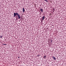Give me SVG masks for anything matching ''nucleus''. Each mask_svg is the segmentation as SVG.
<instances>
[{
  "mask_svg": "<svg viewBox=\"0 0 66 66\" xmlns=\"http://www.w3.org/2000/svg\"><path fill=\"white\" fill-rule=\"evenodd\" d=\"M2 37H3V36H0V37H1V38H2Z\"/></svg>",
  "mask_w": 66,
  "mask_h": 66,
  "instance_id": "obj_10",
  "label": "nucleus"
},
{
  "mask_svg": "<svg viewBox=\"0 0 66 66\" xmlns=\"http://www.w3.org/2000/svg\"><path fill=\"white\" fill-rule=\"evenodd\" d=\"M17 16H18V18H19V19H20V15H19V14H18V15Z\"/></svg>",
  "mask_w": 66,
  "mask_h": 66,
  "instance_id": "obj_2",
  "label": "nucleus"
},
{
  "mask_svg": "<svg viewBox=\"0 0 66 66\" xmlns=\"http://www.w3.org/2000/svg\"><path fill=\"white\" fill-rule=\"evenodd\" d=\"M45 16H43V17H42V20H44V19H45Z\"/></svg>",
  "mask_w": 66,
  "mask_h": 66,
  "instance_id": "obj_6",
  "label": "nucleus"
},
{
  "mask_svg": "<svg viewBox=\"0 0 66 66\" xmlns=\"http://www.w3.org/2000/svg\"><path fill=\"white\" fill-rule=\"evenodd\" d=\"M53 58L54 60H56V58H55V57H54V56H53L52 57Z\"/></svg>",
  "mask_w": 66,
  "mask_h": 66,
  "instance_id": "obj_5",
  "label": "nucleus"
},
{
  "mask_svg": "<svg viewBox=\"0 0 66 66\" xmlns=\"http://www.w3.org/2000/svg\"><path fill=\"white\" fill-rule=\"evenodd\" d=\"M18 13H14V17H15L16 15L17 16L18 15Z\"/></svg>",
  "mask_w": 66,
  "mask_h": 66,
  "instance_id": "obj_1",
  "label": "nucleus"
},
{
  "mask_svg": "<svg viewBox=\"0 0 66 66\" xmlns=\"http://www.w3.org/2000/svg\"><path fill=\"white\" fill-rule=\"evenodd\" d=\"M25 12V10H24V8H23V13H24Z\"/></svg>",
  "mask_w": 66,
  "mask_h": 66,
  "instance_id": "obj_4",
  "label": "nucleus"
},
{
  "mask_svg": "<svg viewBox=\"0 0 66 66\" xmlns=\"http://www.w3.org/2000/svg\"><path fill=\"white\" fill-rule=\"evenodd\" d=\"M43 58L44 59H46V56H44Z\"/></svg>",
  "mask_w": 66,
  "mask_h": 66,
  "instance_id": "obj_8",
  "label": "nucleus"
},
{
  "mask_svg": "<svg viewBox=\"0 0 66 66\" xmlns=\"http://www.w3.org/2000/svg\"><path fill=\"white\" fill-rule=\"evenodd\" d=\"M38 56H39V55H37Z\"/></svg>",
  "mask_w": 66,
  "mask_h": 66,
  "instance_id": "obj_12",
  "label": "nucleus"
},
{
  "mask_svg": "<svg viewBox=\"0 0 66 66\" xmlns=\"http://www.w3.org/2000/svg\"><path fill=\"white\" fill-rule=\"evenodd\" d=\"M20 57H18V58H20Z\"/></svg>",
  "mask_w": 66,
  "mask_h": 66,
  "instance_id": "obj_13",
  "label": "nucleus"
},
{
  "mask_svg": "<svg viewBox=\"0 0 66 66\" xmlns=\"http://www.w3.org/2000/svg\"><path fill=\"white\" fill-rule=\"evenodd\" d=\"M17 16H16V17H17Z\"/></svg>",
  "mask_w": 66,
  "mask_h": 66,
  "instance_id": "obj_14",
  "label": "nucleus"
},
{
  "mask_svg": "<svg viewBox=\"0 0 66 66\" xmlns=\"http://www.w3.org/2000/svg\"><path fill=\"white\" fill-rule=\"evenodd\" d=\"M40 11L41 12H43V9H40Z\"/></svg>",
  "mask_w": 66,
  "mask_h": 66,
  "instance_id": "obj_7",
  "label": "nucleus"
},
{
  "mask_svg": "<svg viewBox=\"0 0 66 66\" xmlns=\"http://www.w3.org/2000/svg\"><path fill=\"white\" fill-rule=\"evenodd\" d=\"M3 45H6V44H3Z\"/></svg>",
  "mask_w": 66,
  "mask_h": 66,
  "instance_id": "obj_11",
  "label": "nucleus"
},
{
  "mask_svg": "<svg viewBox=\"0 0 66 66\" xmlns=\"http://www.w3.org/2000/svg\"><path fill=\"white\" fill-rule=\"evenodd\" d=\"M53 40H52V39H50L49 41V42H51V43H52V42H53Z\"/></svg>",
  "mask_w": 66,
  "mask_h": 66,
  "instance_id": "obj_3",
  "label": "nucleus"
},
{
  "mask_svg": "<svg viewBox=\"0 0 66 66\" xmlns=\"http://www.w3.org/2000/svg\"><path fill=\"white\" fill-rule=\"evenodd\" d=\"M44 1H46V2H48V1L47 0H44Z\"/></svg>",
  "mask_w": 66,
  "mask_h": 66,
  "instance_id": "obj_9",
  "label": "nucleus"
}]
</instances>
